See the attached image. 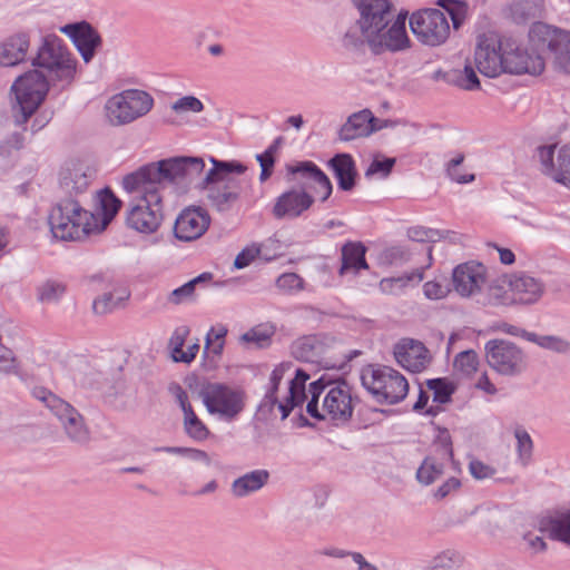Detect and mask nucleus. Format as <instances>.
Wrapping results in <instances>:
<instances>
[{"label": "nucleus", "mask_w": 570, "mask_h": 570, "mask_svg": "<svg viewBox=\"0 0 570 570\" xmlns=\"http://www.w3.org/2000/svg\"><path fill=\"white\" fill-rule=\"evenodd\" d=\"M396 362L404 368L417 373L430 363L429 350L420 341L403 338L394 347Z\"/></svg>", "instance_id": "b1692460"}, {"label": "nucleus", "mask_w": 570, "mask_h": 570, "mask_svg": "<svg viewBox=\"0 0 570 570\" xmlns=\"http://www.w3.org/2000/svg\"><path fill=\"white\" fill-rule=\"evenodd\" d=\"M205 169L200 157H175L150 163L122 178L130 196L126 223L141 234H153L164 220V190L167 183L190 185Z\"/></svg>", "instance_id": "f257e3e1"}, {"label": "nucleus", "mask_w": 570, "mask_h": 570, "mask_svg": "<svg viewBox=\"0 0 570 570\" xmlns=\"http://www.w3.org/2000/svg\"><path fill=\"white\" fill-rule=\"evenodd\" d=\"M129 297V293L126 289H119L115 292L104 293L97 297L92 303V309L96 314L104 315L112 312L115 308L121 305L124 301Z\"/></svg>", "instance_id": "c9c22d12"}, {"label": "nucleus", "mask_w": 570, "mask_h": 570, "mask_svg": "<svg viewBox=\"0 0 570 570\" xmlns=\"http://www.w3.org/2000/svg\"><path fill=\"white\" fill-rule=\"evenodd\" d=\"M199 396L209 414L226 421L236 419L245 407L244 392L222 383L204 385Z\"/></svg>", "instance_id": "ddd939ff"}, {"label": "nucleus", "mask_w": 570, "mask_h": 570, "mask_svg": "<svg viewBox=\"0 0 570 570\" xmlns=\"http://www.w3.org/2000/svg\"><path fill=\"white\" fill-rule=\"evenodd\" d=\"M424 278V268H416L411 273L397 277L383 278L380 282V289L384 294L400 295L411 284H419Z\"/></svg>", "instance_id": "2f4dec72"}, {"label": "nucleus", "mask_w": 570, "mask_h": 570, "mask_svg": "<svg viewBox=\"0 0 570 570\" xmlns=\"http://www.w3.org/2000/svg\"><path fill=\"white\" fill-rule=\"evenodd\" d=\"M204 104L195 96H184L179 99H177L171 105V109L176 114H185V112H191V114H199L204 110Z\"/></svg>", "instance_id": "09e8293b"}, {"label": "nucleus", "mask_w": 570, "mask_h": 570, "mask_svg": "<svg viewBox=\"0 0 570 570\" xmlns=\"http://www.w3.org/2000/svg\"><path fill=\"white\" fill-rule=\"evenodd\" d=\"M366 247L360 242H347L342 247V266L340 274L343 275L348 271L357 273L360 269H367L368 265L365 261Z\"/></svg>", "instance_id": "c756f323"}, {"label": "nucleus", "mask_w": 570, "mask_h": 570, "mask_svg": "<svg viewBox=\"0 0 570 570\" xmlns=\"http://www.w3.org/2000/svg\"><path fill=\"white\" fill-rule=\"evenodd\" d=\"M212 278L213 275L210 273H203L198 275L197 277L171 291L167 295V302L171 305H180L194 301L196 287L202 283L209 282Z\"/></svg>", "instance_id": "473e14b6"}, {"label": "nucleus", "mask_w": 570, "mask_h": 570, "mask_svg": "<svg viewBox=\"0 0 570 570\" xmlns=\"http://www.w3.org/2000/svg\"><path fill=\"white\" fill-rule=\"evenodd\" d=\"M379 118L374 117L371 110L363 109L352 114L338 130V138L342 141H351L361 137H367L377 131L374 125Z\"/></svg>", "instance_id": "a878e982"}, {"label": "nucleus", "mask_w": 570, "mask_h": 570, "mask_svg": "<svg viewBox=\"0 0 570 570\" xmlns=\"http://www.w3.org/2000/svg\"><path fill=\"white\" fill-rule=\"evenodd\" d=\"M487 303L489 305H510L513 302L512 293L508 292L502 285L492 284L488 287Z\"/></svg>", "instance_id": "8fccbe9b"}, {"label": "nucleus", "mask_w": 570, "mask_h": 570, "mask_svg": "<svg viewBox=\"0 0 570 570\" xmlns=\"http://www.w3.org/2000/svg\"><path fill=\"white\" fill-rule=\"evenodd\" d=\"M434 567L441 569H452L462 563V556L454 550H445L434 558Z\"/></svg>", "instance_id": "5fc2aeb1"}, {"label": "nucleus", "mask_w": 570, "mask_h": 570, "mask_svg": "<svg viewBox=\"0 0 570 570\" xmlns=\"http://www.w3.org/2000/svg\"><path fill=\"white\" fill-rule=\"evenodd\" d=\"M209 161L212 168L206 171L198 188L205 191L208 204L215 210L229 212L242 194V181L232 174L242 175L247 167L237 160L226 161L209 157Z\"/></svg>", "instance_id": "39448f33"}, {"label": "nucleus", "mask_w": 570, "mask_h": 570, "mask_svg": "<svg viewBox=\"0 0 570 570\" xmlns=\"http://www.w3.org/2000/svg\"><path fill=\"white\" fill-rule=\"evenodd\" d=\"M321 350V343L313 335L298 338L292 346L293 355L304 362H314L320 355Z\"/></svg>", "instance_id": "f704fd0d"}, {"label": "nucleus", "mask_w": 570, "mask_h": 570, "mask_svg": "<svg viewBox=\"0 0 570 570\" xmlns=\"http://www.w3.org/2000/svg\"><path fill=\"white\" fill-rule=\"evenodd\" d=\"M95 170L83 163H72L63 167L59 176V187L62 198L78 199L85 195L91 185Z\"/></svg>", "instance_id": "4be33fe9"}, {"label": "nucleus", "mask_w": 570, "mask_h": 570, "mask_svg": "<svg viewBox=\"0 0 570 570\" xmlns=\"http://www.w3.org/2000/svg\"><path fill=\"white\" fill-rule=\"evenodd\" d=\"M60 31L70 38L86 63L94 59L96 51L102 46L101 36L87 21L68 23Z\"/></svg>", "instance_id": "5701e85b"}, {"label": "nucleus", "mask_w": 570, "mask_h": 570, "mask_svg": "<svg viewBox=\"0 0 570 570\" xmlns=\"http://www.w3.org/2000/svg\"><path fill=\"white\" fill-rule=\"evenodd\" d=\"M469 471L476 480H484L492 478L495 474V469L480 460H471L469 463Z\"/></svg>", "instance_id": "bf43d9fd"}, {"label": "nucleus", "mask_w": 570, "mask_h": 570, "mask_svg": "<svg viewBox=\"0 0 570 570\" xmlns=\"http://www.w3.org/2000/svg\"><path fill=\"white\" fill-rule=\"evenodd\" d=\"M155 451L165 452L169 454L186 455L193 461L203 462L206 465L210 464L209 455L205 451L198 449L183 446H159L156 448Z\"/></svg>", "instance_id": "49530a36"}, {"label": "nucleus", "mask_w": 570, "mask_h": 570, "mask_svg": "<svg viewBox=\"0 0 570 570\" xmlns=\"http://www.w3.org/2000/svg\"><path fill=\"white\" fill-rule=\"evenodd\" d=\"M210 225L208 212L199 206H189L180 212L174 225V235L181 242L200 238Z\"/></svg>", "instance_id": "6ab92c4d"}, {"label": "nucleus", "mask_w": 570, "mask_h": 570, "mask_svg": "<svg viewBox=\"0 0 570 570\" xmlns=\"http://www.w3.org/2000/svg\"><path fill=\"white\" fill-rule=\"evenodd\" d=\"M269 473L266 470L250 471L232 483V493L236 498L246 497L262 489L268 481Z\"/></svg>", "instance_id": "7c9ffc66"}, {"label": "nucleus", "mask_w": 570, "mask_h": 570, "mask_svg": "<svg viewBox=\"0 0 570 570\" xmlns=\"http://www.w3.org/2000/svg\"><path fill=\"white\" fill-rule=\"evenodd\" d=\"M529 342L558 354L570 352V341L558 335H539L533 333V335H529Z\"/></svg>", "instance_id": "58836bf2"}, {"label": "nucleus", "mask_w": 570, "mask_h": 570, "mask_svg": "<svg viewBox=\"0 0 570 570\" xmlns=\"http://www.w3.org/2000/svg\"><path fill=\"white\" fill-rule=\"evenodd\" d=\"M424 295L429 299H441L444 298L448 293L450 292V288L445 282L443 281H430L426 282L423 286Z\"/></svg>", "instance_id": "4d7b16f0"}, {"label": "nucleus", "mask_w": 570, "mask_h": 570, "mask_svg": "<svg viewBox=\"0 0 570 570\" xmlns=\"http://www.w3.org/2000/svg\"><path fill=\"white\" fill-rule=\"evenodd\" d=\"M557 145H542L537 148L541 171L554 181L570 188V142L560 147L554 160Z\"/></svg>", "instance_id": "f3484780"}, {"label": "nucleus", "mask_w": 570, "mask_h": 570, "mask_svg": "<svg viewBox=\"0 0 570 570\" xmlns=\"http://www.w3.org/2000/svg\"><path fill=\"white\" fill-rule=\"evenodd\" d=\"M100 204L104 212V220L109 222L119 212L121 200L109 189H104L100 194Z\"/></svg>", "instance_id": "de8ad7c7"}, {"label": "nucleus", "mask_w": 570, "mask_h": 570, "mask_svg": "<svg viewBox=\"0 0 570 570\" xmlns=\"http://www.w3.org/2000/svg\"><path fill=\"white\" fill-rule=\"evenodd\" d=\"M529 38L535 50L548 53L558 69L570 73V31L535 22Z\"/></svg>", "instance_id": "9b49d317"}, {"label": "nucleus", "mask_w": 570, "mask_h": 570, "mask_svg": "<svg viewBox=\"0 0 570 570\" xmlns=\"http://www.w3.org/2000/svg\"><path fill=\"white\" fill-rule=\"evenodd\" d=\"M77 59L65 41L56 35L42 38L32 65L48 71L52 82L69 87L77 72Z\"/></svg>", "instance_id": "0eeeda50"}, {"label": "nucleus", "mask_w": 570, "mask_h": 570, "mask_svg": "<svg viewBox=\"0 0 570 570\" xmlns=\"http://www.w3.org/2000/svg\"><path fill=\"white\" fill-rule=\"evenodd\" d=\"M407 236L410 239L419 243L435 242L440 237V232L432 228L416 226L409 228Z\"/></svg>", "instance_id": "13d9d810"}, {"label": "nucleus", "mask_w": 570, "mask_h": 570, "mask_svg": "<svg viewBox=\"0 0 570 570\" xmlns=\"http://www.w3.org/2000/svg\"><path fill=\"white\" fill-rule=\"evenodd\" d=\"M342 46L346 51L354 55H363L365 52V48L368 46L367 39L362 33L361 26L357 22L344 33Z\"/></svg>", "instance_id": "ea45409f"}, {"label": "nucleus", "mask_w": 570, "mask_h": 570, "mask_svg": "<svg viewBox=\"0 0 570 570\" xmlns=\"http://www.w3.org/2000/svg\"><path fill=\"white\" fill-rule=\"evenodd\" d=\"M453 462L452 440L448 430L439 433L433 454L426 456L416 471L421 484L430 485L444 472V463Z\"/></svg>", "instance_id": "dca6fc26"}, {"label": "nucleus", "mask_w": 570, "mask_h": 570, "mask_svg": "<svg viewBox=\"0 0 570 570\" xmlns=\"http://www.w3.org/2000/svg\"><path fill=\"white\" fill-rule=\"evenodd\" d=\"M487 282V268L471 261L458 265L452 272V285L461 297H471L480 293Z\"/></svg>", "instance_id": "412c9836"}, {"label": "nucleus", "mask_w": 570, "mask_h": 570, "mask_svg": "<svg viewBox=\"0 0 570 570\" xmlns=\"http://www.w3.org/2000/svg\"><path fill=\"white\" fill-rule=\"evenodd\" d=\"M541 0H517L510 6V16L515 23H525L540 17Z\"/></svg>", "instance_id": "72a5a7b5"}, {"label": "nucleus", "mask_w": 570, "mask_h": 570, "mask_svg": "<svg viewBox=\"0 0 570 570\" xmlns=\"http://www.w3.org/2000/svg\"><path fill=\"white\" fill-rule=\"evenodd\" d=\"M538 527L552 540L570 544V510L542 517Z\"/></svg>", "instance_id": "c85d7f7f"}, {"label": "nucleus", "mask_w": 570, "mask_h": 570, "mask_svg": "<svg viewBox=\"0 0 570 570\" xmlns=\"http://www.w3.org/2000/svg\"><path fill=\"white\" fill-rule=\"evenodd\" d=\"M198 351L199 345L194 343L189 345L186 351L181 350L179 354H173V358L175 362L190 363L195 360Z\"/></svg>", "instance_id": "338daca9"}, {"label": "nucleus", "mask_w": 570, "mask_h": 570, "mask_svg": "<svg viewBox=\"0 0 570 570\" xmlns=\"http://www.w3.org/2000/svg\"><path fill=\"white\" fill-rule=\"evenodd\" d=\"M426 386L433 392V401L440 404L450 402L455 391V387L446 379L428 380Z\"/></svg>", "instance_id": "a18cd8bd"}, {"label": "nucleus", "mask_w": 570, "mask_h": 570, "mask_svg": "<svg viewBox=\"0 0 570 570\" xmlns=\"http://www.w3.org/2000/svg\"><path fill=\"white\" fill-rule=\"evenodd\" d=\"M327 165L337 179L340 189L350 191L355 187L357 170L350 154H337L328 160Z\"/></svg>", "instance_id": "cd10ccee"}, {"label": "nucleus", "mask_w": 570, "mask_h": 570, "mask_svg": "<svg viewBox=\"0 0 570 570\" xmlns=\"http://www.w3.org/2000/svg\"><path fill=\"white\" fill-rule=\"evenodd\" d=\"M503 42L504 40L487 36L479 38L474 51V63L480 73L494 78L504 72L503 49H500V45Z\"/></svg>", "instance_id": "aec40b11"}, {"label": "nucleus", "mask_w": 570, "mask_h": 570, "mask_svg": "<svg viewBox=\"0 0 570 570\" xmlns=\"http://www.w3.org/2000/svg\"><path fill=\"white\" fill-rule=\"evenodd\" d=\"M395 164L394 158H385L384 160L374 159L365 170V177L371 178L379 175L382 178H386Z\"/></svg>", "instance_id": "864d4df0"}, {"label": "nucleus", "mask_w": 570, "mask_h": 570, "mask_svg": "<svg viewBox=\"0 0 570 570\" xmlns=\"http://www.w3.org/2000/svg\"><path fill=\"white\" fill-rule=\"evenodd\" d=\"M465 159L464 154L458 153L445 164V174L454 183L469 184L474 181L475 175L463 171L462 164Z\"/></svg>", "instance_id": "a19ab883"}, {"label": "nucleus", "mask_w": 570, "mask_h": 570, "mask_svg": "<svg viewBox=\"0 0 570 570\" xmlns=\"http://www.w3.org/2000/svg\"><path fill=\"white\" fill-rule=\"evenodd\" d=\"M410 27L419 41L435 47L445 42L450 35V24L439 9H422L410 18Z\"/></svg>", "instance_id": "4468645a"}, {"label": "nucleus", "mask_w": 570, "mask_h": 570, "mask_svg": "<svg viewBox=\"0 0 570 570\" xmlns=\"http://www.w3.org/2000/svg\"><path fill=\"white\" fill-rule=\"evenodd\" d=\"M308 393L311 397L306 411L312 417L328 421L335 426H343L351 421L357 397L346 381L318 379L309 384Z\"/></svg>", "instance_id": "20e7f679"}, {"label": "nucleus", "mask_w": 570, "mask_h": 570, "mask_svg": "<svg viewBox=\"0 0 570 570\" xmlns=\"http://www.w3.org/2000/svg\"><path fill=\"white\" fill-rule=\"evenodd\" d=\"M364 389L377 403L397 404L409 392V382L391 366L370 364L361 372Z\"/></svg>", "instance_id": "6e6552de"}, {"label": "nucleus", "mask_w": 570, "mask_h": 570, "mask_svg": "<svg viewBox=\"0 0 570 570\" xmlns=\"http://www.w3.org/2000/svg\"><path fill=\"white\" fill-rule=\"evenodd\" d=\"M287 180L296 187L281 194L273 206L272 213L277 219H294L302 216L314 204V197L307 191L312 189L320 195L321 202L328 199L333 186L325 173L313 161H297L286 166Z\"/></svg>", "instance_id": "7ed1b4c3"}, {"label": "nucleus", "mask_w": 570, "mask_h": 570, "mask_svg": "<svg viewBox=\"0 0 570 570\" xmlns=\"http://www.w3.org/2000/svg\"><path fill=\"white\" fill-rule=\"evenodd\" d=\"M436 4L443 8L451 17L453 28L459 29L468 14V4L462 0H438Z\"/></svg>", "instance_id": "c03bdc74"}, {"label": "nucleus", "mask_w": 570, "mask_h": 570, "mask_svg": "<svg viewBox=\"0 0 570 570\" xmlns=\"http://www.w3.org/2000/svg\"><path fill=\"white\" fill-rule=\"evenodd\" d=\"M30 47V35L21 31L8 37L0 45V65L12 67L24 61Z\"/></svg>", "instance_id": "bb28decb"}, {"label": "nucleus", "mask_w": 570, "mask_h": 570, "mask_svg": "<svg viewBox=\"0 0 570 570\" xmlns=\"http://www.w3.org/2000/svg\"><path fill=\"white\" fill-rule=\"evenodd\" d=\"M513 434L517 440L515 451L518 455V462L520 465L525 468L532 462L533 441L527 430L522 426H517Z\"/></svg>", "instance_id": "4c0bfd02"}, {"label": "nucleus", "mask_w": 570, "mask_h": 570, "mask_svg": "<svg viewBox=\"0 0 570 570\" xmlns=\"http://www.w3.org/2000/svg\"><path fill=\"white\" fill-rule=\"evenodd\" d=\"M153 106L154 99L148 92L128 89L108 99L105 108L109 122L121 126L145 116Z\"/></svg>", "instance_id": "f8f14e48"}, {"label": "nucleus", "mask_w": 570, "mask_h": 570, "mask_svg": "<svg viewBox=\"0 0 570 570\" xmlns=\"http://www.w3.org/2000/svg\"><path fill=\"white\" fill-rule=\"evenodd\" d=\"M305 397V386H299V384H289L287 397L289 403L294 404V406H297L304 402Z\"/></svg>", "instance_id": "69168bd1"}, {"label": "nucleus", "mask_w": 570, "mask_h": 570, "mask_svg": "<svg viewBox=\"0 0 570 570\" xmlns=\"http://www.w3.org/2000/svg\"><path fill=\"white\" fill-rule=\"evenodd\" d=\"M184 431L195 441H204L209 435L208 428L197 416L194 410L184 414Z\"/></svg>", "instance_id": "79ce46f5"}, {"label": "nucleus", "mask_w": 570, "mask_h": 570, "mask_svg": "<svg viewBox=\"0 0 570 570\" xmlns=\"http://www.w3.org/2000/svg\"><path fill=\"white\" fill-rule=\"evenodd\" d=\"M488 364L499 374L513 376L527 367L523 351L513 342L507 340H490L485 344Z\"/></svg>", "instance_id": "2eb2a0df"}, {"label": "nucleus", "mask_w": 570, "mask_h": 570, "mask_svg": "<svg viewBox=\"0 0 570 570\" xmlns=\"http://www.w3.org/2000/svg\"><path fill=\"white\" fill-rule=\"evenodd\" d=\"M66 292L63 283L47 279L37 287V298L41 303H55L58 302Z\"/></svg>", "instance_id": "37998d69"}, {"label": "nucleus", "mask_w": 570, "mask_h": 570, "mask_svg": "<svg viewBox=\"0 0 570 570\" xmlns=\"http://www.w3.org/2000/svg\"><path fill=\"white\" fill-rule=\"evenodd\" d=\"M48 222L53 237L65 242L82 240L98 229L95 215L72 198H61L51 208Z\"/></svg>", "instance_id": "423d86ee"}, {"label": "nucleus", "mask_w": 570, "mask_h": 570, "mask_svg": "<svg viewBox=\"0 0 570 570\" xmlns=\"http://www.w3.org/2000/svg\"><path fill=\"white\" fill-rule=\"evenodd\" d=\"M460 487L461 481L455 476H451L436 489L434 497L438 499H444Z\"/></svg>", "instance_id": "680f3d73"}, {"label": "nucleus", "mask_w": 570, "mask_h": 570, "mask_svg": "<svg viewBox=\"0 0 570 570\" xmlns=\"http://www.w3.org/2000/svg\"><path fill=\"white\" fill-rule=\"evenodd\" d=\"M503 49L504 72L540 75L544 70V60L540 55H531L511 39L500 45Z\"/></svg>", "instance_id": "a211bd4d"}, {"label": "nucleus", "mask_w": 570, "mask_h": 570, "mask_svg": "<svg viewBox=\"0 0 570 570\" xmlns=\"http://www.w3.org/2000/svg\"><path fill=\"white\" fill-rule=\"evenodd\" d=\"M261 253L259 247L252 246L244 248L235 258L234 266L237 269L247 267Z\"/></svg>", "instance_id": "052dcab7"}, {"label": "nucleus", "mask_w": 570, "mask_h": 570, "mask_svg": "<svg viewBox=\"0 0 570 570\" xmlns=\"http://www.w3.org/2000/svg\"><path fill=\"white\" fill-rule=\"evenodd\" d=\"M304 281L295 273H284L276 279L279 289L294 292L303 289Z\"/></svg>", "instance_id": "6e6d98bb"}, {"label": "nucleus", "mask_w": 570, "mask_h": 570, "mask_svg": "<svg viewBox=\"0 0 570 570\" xmlns=\"http://www.w3.org/2000/svg\"><path fill=\"white\" fill-rule=\"evenodd\" d=\"M358 12L357 23L373 53L406 49L410 39L406 33V14L395 18L390 0H353Z\"/></svg>", "instance_id": "f03ea898"}, {"label": "nucleus", "mask_w": 570, "mask_h": 570, "mask_svg": "<svg viewBox=\"0 0 570 570\" xmlns=\"http://www.w3.org/2000/svg\"><path fill=\"white\" fill-rule=\"evenodd\" d=\"M523 541L533 552H541L544 551L547 548V544L542 537L535 535L533 533L524 534Z\"/></svg>", "instance_id": "774afa93"}, {"label": "nucleus", "mask_w": 570, "mask_h": 570, "mask_svg": "<svg viewBox=\"0 0 570 570\" xmlns=\"http://www.w3.org/2000/svg\"><path fill=\"white\" fill-rule=\"evenodd\" d=\"M170 390L173 391L175 399L184 414L188 413V411L194 410L188 401V394L179 384H175Z\"/></svg>", "instance_id": "0e129e2a"}, {"label": "nucleus", "mask_w": 570, "mask_h": 570, "mask_svg": "<svg viewBox=\"0 0 570 570\" xmlns=\"http://www.w3.org/2000/svg\"><path fill=\"white\" fill-rule=\"evenodd\" d=\"M273 335V327L258 325L245 332L239 341L248 347L263 348L271 344Z\"/></svg>", "instance_id": "e433bc0d"}, {"label": "nucleus", "mask_w": 570, "mask_h": 570, "mask_svg": "<svg viewBox=\"0 0 570 570\" xmlns=\"http://www.w3.org/2000/svg\"><path fill=\"white\" fill-rule=\"evenodd\" d=\"M478 364V354L472 350L459 353L454 360L455 367L465 374L475 372Z\"/></svg>", "instance_id": "3c124183"}, {"label": "nucleus", "mask_w": 570, "mask_h": 570, "mask_svg": "<svg viewBox=\"0 0 570 570\" xmlns=\"http://www.w3.org/2000/svg\"><path fill=\"white\" fill-rule=\"evenodd\" d=\"M35 399L42 402L59 420L67 439L76 444L86 445L91 440L90 430L83 416L71 404L45 387L32 390Z\"/></svg>", "instance_id": "9d476101"}, {"label": "nucleus", "mask_w": 570, "mask_h": 570, "mask_svg": "<svg viewBox=\"0 0 570 570\" xmlns=\"http://www.w3.org/2000/svg\"><path fill=\"white\" fill-rule=\"evenodd\" d=\"M189 330L187 327H179L175 331L170 338L171 355L179 354L183 350L185 338L188 335Z\"/></svg>", "instance_id": "e2e57ef3"}, {"label": "nucleus", "mask_w": 570, "mask_h": 570, "mask_svg": "<svg viewBox=\"0 0 570 570\" xmlns=\"http://www.w3.org/2000/svg\"><path fill=\"white\" fill-rule=\"evenodd\" d=\"M49 90L47 77L39 70H29L11 86L16 104L12 106L14 121L23 125L43 102Z\"/></svg>", "instance_id": "1a4fd4ad"}, {"label": "nucleus", "mask_w": 570, "mask_h": 570, "mask_svg": "<svg viewBox=\"0 0 570 570\" xmlns=\"http://www.w3.org/2000/svg\"><path fill=\"white\" fill-rule=\"evenodd\" d=\"M509 291L514 303L533 304L544 292L543 283L525 273H514L509 277Z\"/></svg>", "instance_id": "393cba45"}, {"label": "nucleus", "mask_w": 570, "mask_h": 570, "mask_svg": "<svg viewBox=\"0 0 570 570\" xmlns=\"http://www.w3.org/2000/svg\"><path fill=\"white\" fill-rule=\"evenodd\" d=\"M456 85L464 90H475L480 88L476 72L470 63H466L464 69L460 72Z\"/></svg>", "instance_id": "603ef678"}]
</instances>
